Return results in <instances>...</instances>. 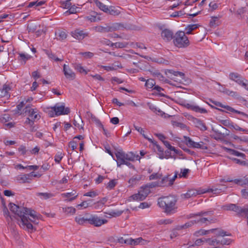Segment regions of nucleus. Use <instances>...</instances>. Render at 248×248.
Segmentation results:
<instances>
[{
	"mask_svg": "<svg viewBox=\"0 0 248 248\" xmlns=\"http://www.w3.org/2000/svg\"><path fill=\"white\" fill-rule=\"evenodd\" d=\"M157 205L164 210L167 214H171L175 212L177 207L175 202H157Z\"/></svg>",
	"mask_w": 248,
	"mask_h": 248,
	"instance_id": "39448f33",
	"label": "nucleus"
},
{
	"mask_svg": "<svg viewBox=\"0 0 248 248\" xmlns=\"http://www.w3.org/2000/svg\"><path fill=\"white\" fill-rule=\"evenodd\" d=\"M232 161L234 162L235 163L238 164L241 166H246L247 163L245 161L241 160L240 159L236 158H231Z\"/></svg>",
	"mask_w": 248,
	"mask_h": 248,
	"instance_id": "864d4df0",
	"label": "nucleus"
},
{
	"mask_svg": "<svg viewBox=\"0 0 248 248\" xmlns=\"http://www.w3.org/2000/svg\"><path fill=\"white\" fill-rule=\"evenodd\" d=\"M208 212H201L197 214H190L186 216V217L187 219H189L193 217H202L203 215H206Z\"/></svg>",
	"mask_w": 248,
	"mask_h": 248,
	"instance_id": "ea45409f",
	"label": "nucleus"
},
{
	"mask_svg": "<svg viewBox=\"0 0 248 248\" xmlns=\"http://www.w3.org/2000/svg\"><path fill=\"white\" fill-rule=\"evenodd\" d=\"M233 183L240 186H243L248 184V180L246 179H234L233 180Z\"/></svg>",
	"mask_w": 248,
	"mask_h": 248,
	"instance_id": "a19ab883",
	"label": "nucleus"
},
{
	"mask_svg": "<svg viewBox=\"0 0 248 248\" xmlns=\"http://www.w3.org/2000/svg\"><path fill=\"white\" fill-rule=\"evenodd\" d=\"M177 199L174 195H169L168 196L161 197L158 198V202H177Z\"/></svg>",
	"mask_w": 248,
	"mask_h": 248,
	"instance_id": "412c9836",
	"label": "nucleus"
},
{
	"mask_svg": "<svg viewBox=\"0 0 248 248\" xmlns=\"http://www.w3.org/2000/svg\"><path fill=\"white\" fill-rule=\"evenodd\" d=\"M198 24H191L188 25L185 29V33L186 34H190L192 31L199 27Z\"/></svg>",
	"mask_w": 248,
	"mask_h": 248,
	"instance_id": "393cba45",
	"label": "nucleus"
},
{
	"mask_svg": "<svg viewBox=\"0 0 248 248\" xmlns=\"http://www.w3.org/2000/svg\"><path fill=\"white\" fill-rule=\"evenodd\" d=\"M147 243V241L144 240L141 237L136 239H133V246L138 245L139 244L145 245Z\"/></svg>",
	"mask_w": 248,
	"mask_h": 248,
	"instance_id": "72a5a7b5",
	"label": "nucleus"
},
{
	"mask_svg": "<svg viewBox=\"0 0 248 248\" xmlns=\"http://www.w3.org/2000/svg\"><path fill=\"white\" fill-rule=\"evenodd\" d=\"M216 229V230L214 231V232H216L215 233V234L217 237H219V236L223 237L224 236L231 235V234H227V232L222 230H218L217 229Z\"/></svg>",
	"mask_w": 248,
	"mask_h": 248,
	"instance_id": "37998d69",
	"label": "nucleus"
},
{
	"mask_svg": "<svg viewBox=\"0 0 248 248\" xmlns=\"http://www.w3.org/2000/svg\"><path fill=\"white\" fill-rule=\"evenodd\" d=\"M95 2L96 5L101 10L105 12H107L108 10V8L107 6L102 3L101 2L99 1L98 0H93Z\"/></svg>",
	"mask_w": 248,
	"mask_h": 248,
	"instance_id": "cd10ccee",
	"label": "nucleus"
},
{
	"mask_svg": "<svg viewBox=\"0 0 248 248\" xmlns=\"http://www.w3.org/2000/svg\"><path fill=\"white\" fill-rule=\"evenodd\" d=\"M230 128L231 129H234L237 131H242L245 132H248V129H244L243 128L240 127L237 124H230Z\"/></svg>",
	"mask_w": 248,
	"mask_h": 248,
	"instance_id": "c03bdc74",
	"label": "nucleus"
},
{
	"mask_svg": "<svg viewBox=\"0 0 248 248\" xmlns=\"http://www.w3.org/2000/svg\"><path fill=\"white\" fill-rule=\"evenodd\" d=\"M108 220L106 219H102L100 217L94 215L89 216V223L95 227H100L102 225L107 223Z\"/></svg>",
	"mask_w": 248,
	"mask_h": 248,
	"instance_id": "0eeeda50",
	"label": "nucleus"
},
{
	"mask_svg": "<svg viewBox=\"0 0 248 248\" xmlns=\"http://www.w3.org/2000/svg\"><path fill=\"white\" fill-rule=\"evenodd\" d=\"M187 144L194 148L202 149L203 150L207 149V146L203 142H196L193 141L190 138L186 137Z\"/></svg>",
	"mask_w": 248,
	"mask_h": 248,
	"instance_id": "1a4fd4ad",
	"label": "nucleus"
},
{
	"mask_svg": "<svg viewBox=\"0 0 248 248\" xmlns=\"http://www.w3.org/2000/svg\"><path fill=\"white\" fill-rule=\"evenodd\" d=\"M80 54L86 58H91L93 56V53L91 52H81Z\"/></svg>",
	"mask_w": 248,
	"mask_h": 248,
	"instance_id": "69168bd1",
	"label": "nucleus"
},
{
	"mask_svg": "<svg viewBox=\"0 0 248 248\" xmlns=\"http://www.w3.org/2000/svg\"><path fill=\"white\" fill-rule=\"evenodd\" d=\"M33 120L30 119L29 118H27L25 122V124H29L31 127V131H33L34 130V127H32L33 124H34Z\"/></svg>",
	"mask_w": 248,
	"mask_h": 248,
	"instance_id": "5fc2aeb1",
	"label": "nucleus"
},
{
	"mask_svg": "<svg viewBox=\"0 0 248 248\" xmlns=\"http://www.w3.org/2000/svg\"><path fill=\"white\" fill-rule=\"evenodd\" d=\"M124 210L125 209L121 210H114L110 211L109 213L108 214L113 217H119L122 215V214L124 212Z\"/></svg>",
	"mask_w": 248,
	"mask_h": 248,
	"instance_id": "e433bc0d",
	"label": "nucleus"
},
{
	"mask_svg": "<svg viewBox=\"0 0 248 248\" xmlns=\"http://www.w3.org/2000/svg\"><path fill=\"white\" fill-rule=\"evenodd\" d=\"M218 241H219L218 242V244H220V245H228L230 244L231 243V239H226V238H222L221 239H218Z\"/></svg>",
	"mask_w": 248,
	"mask_h": 248,
	"instance_id": "3c124183",
	"label": "nucleus"
},
{
	"mask_svg": "<svg viewBox=\"0 0 248 248\" xmlns=\"http://www.w3.org/2000/svg\"><path fill=\"white\" fill-rule=\"evenodd\" d=\"M229 77L231 80L234 81L235 82L238 80L243 81L242 76L237 73H231L229 75Z\"/></svg>",
	"mask_w": 248,
	"mask_h": 248,
	"instance_id": "c85d7f7f",
	"label": "nucleus"
},
{
	"mask_svg": "<svg viewBox=\"0 0 248 248\" xmlns=\"http://www.w3.org/2000/svg\"><path fill=\"white\" fill-rule=\"evenodd\" d=\"M24 111L25 113H27L32 120L38 119L40 117V116H38L37 110L31 108L30 107L27 106L24 109Z\"/></svg>",
	"mask_w": 248,
	"mask_h": 248,
	"instance_id": "ddd939ff",
	"label": "nucleus"
},
{
	"mask_svg": "<svg viewBox=\"0 0 248 248\" xmlns=\"http://www.w3.org/2000/svg\"><path fill=\"white\" fill-rule=\"evenodd\" d=\"M2 205L3 207V215L7 218V221H9L10 219H12V217L10 215L9 212L6 207L5 202H2Z\"/></svg>",
	"mask_w": 248,
	"mask_h": 248,
	"instance_id": "a878e982",
	"label": "nucleus"
},
{
	"mask_svg": "<svg viewBox=\"0 0 248 248\" xmlns=\"http://www.w3.org/2000/svg\"><path fill=\"white\" fill-rule=\"evenodd\" d=\"M126 43L123 42L111 43L110 44V46L115 48H124L126 47Z\"/></svg>",
	"mask_w": 248,
	"mask_h": 248,
	"instance_id": "58836bf2",
	"label": "nucleus"
},
{
	"mask_svg": "<svg viewBox=\"0 0 248 248\" xmlns=\"http://www.w3.org/2000/svg\"><path fill=\"white\" fill-rule=\"evenodd\" d=\"M140 157L139 155H136L132 152H129L125 154V160L129 161H135V160H139Z\"/></svg>",
	"mask_w": 248,
	"mask_h": 248,
	"instance_id": "6ab92c4d",
	"label": "nucleus"
},
{
	"mask_svg": "<svg viewBox=\"0 0 248 248\" xmlns=\"http://www.w3.org/2000/svg\"><path fill=\"white\" fill-rule=\"evenodd\" d=\"M223 210L232 211L237 213V216L248 218V205L241 207L235 204H227L222 207Z\"/></svg>",
	"mask_w": 248,
	"mask_h": 248,
	"instance_id": "f03ea898",
	"label": "nucleus"
},
{
	"mask_svg": "<svg viewBox=\"0 0 248 248\" xmlns=\"http://www.w3.org/2000/svg\"><path fill=\"white\" fill-rule=\"evenodd\" d=\"M107 13H109L110 15L114 16H118L120 14V12L119 10L115 9L114 8L110 7L108 8V10L107 11Z\"/></svg>",
	"mask_w": 248,
	"mask_h": 248,
	"instance_id": "49530a36",
	"label": "nucleus"
},
{
	"mask_svg": "<svg viewBox=\"0 0 248 248\" xmlns=\"http://www.w3.org/2000/svg\"><path fill=\"white\" fill-rule=\"evenodd\" d=\"M192 122L195 124V126L200 129L201 130L205 131L207 129V127L203 121L193 117L192 118Z\"/></svg>",
	"mask_w": 248,
	"mask_h": 248,
	"instance_id": "dca6fc26",
	"label": "nucleus"
},
{
	"mask_svg": "<svg viewBox=\"0 0 248 248\" xmlns=\"http://www.w3.org/2000/svg\"><path fill=\"white\" fill-rule=\"evenodd\" d=\"M155 82L154 79H149L146 81L145 85L147 88L151 89L153 88L154 86H155Z\"/></svg>",
	"mask_w": 248,
	"mask_h": 248,
	"instance_id": "79ce46f5",
	"label": "nucleus"
},
{
	"mask_svg": "<svg viewBox=\"0 0 248 248\" xmlns=\"http://www.w3.org/2000/svg\"><path fill=\"white\" fill-rule=\"evenodd\" d=\"M149 108L157 114L162 115L163 114H164V113L161 110L158 109L153 105H150L149 106Z\"/></svg>",
	"mask_w": 248,
	"mask_h": 248,
	"instance_id": "09e8293b",
	"label": "nucleus"
},
{
	"mask_svg": "<svg viewBox=\"0 0 248 248\" xmlns=\"http://www.w3.org/2000/svg\"><path fill=\"white\" fill-rule=\"evenodd\" d=\"M77 7H75V6H70L69 8V10L68 11H67L65 14L66 15H69V14H75V13H76L77 12Z\"/></svg>",
	"mask_w": 248,
	"mask_h": 248,
	"instance_id": "4d7b16f0",
	"label": "nucleus"
},
{
	"mask_svg": "<svg viewBox=\"0 0 248 248\" xmlns=\"http://www.w3.org/2000/svg\"><path fill=\"white\" fill-rule=\"evenodd\" d=\"M216 230V229H210L209 230H205L203 229H201L199 231H196L194 233V235L196 236H199L200 235H205L209 233L210 232H214V231Z\"/></svg>",
	"mask_w": 248,
	"mask_h": 248,
	"instance_id": "5701e85b",
	"label": "nucleus"
},
{
	"mask_svg": "<svg viewBox=\"0 0 248 248\" xmlns=\"http://www.w3.org/2000/svg\"><path fill=\"white\" fill-rule=\"evenodd\" d=\"M227 150L228 151V152L230 153V154L233 155H235L237 156L241 157L242 158H244L245 157V155L242 153H240L237 151H236L233 149H227Z\"/></svg>",
	"mask_w": 248,
	"mask_h": 248,
	"instance_id": "2f4dec72",
	"label": "nucleus"
},
{
	"mask_svg": "<svg viewBox=\"0 0 248 248\" xmlns=\"http://www.w3.org/2000/svg\"><path fill=\"white\" fill-rule=\"evenodd\" d=\"M196 195V193L193 190H188L187 193L182 195V196L184 197V199H187L188 198H190L193 196Z\"/></svg>",
	"mask_w": 248,
	"mask_h": 248,
	"instance_id": "de8ad7c7",
	"label": "nucleus"
},
{
	"mask_svg": "<svg viewBox=\"0 0 248 248\" xmlns=\"http://www.w3.org/2000/svg\"><path fill=\"white\" fill-rule=\"evenodd\" d=\"M63 72L66 78L74 80L76 78V74L69 67V65L64 64L63 65Z\"/></svg>",
	"mask_w": 248,
	"mask_h": 248,
	"instance_id": "9d476101",
	"label": "nucleus"
},
{
	"mask_svg": "<svg viewBox=\"0 0 248 248\" xmlns=\"http://www.w3.org/2000/svg\"><path fill=\"white\" fill-rule=\"evenodd\" d=\"M52 109L55 111L56 115L68 114L70 112L69 108H65L64 105L60 103L56 104Z\"/></svg>",
	"mask_w": 248,
	"mask_h": 248,
	"instance_id": "6e6552de",
	"label": "nucleus"
},
{
	"mask_svg": "<svg viewBox=\"0 0 248 248\" xmlns=\"http://www.w3.org/2000/svg\"><path fill=\"white\" fill-rule=\"evenodd\" d=\"M71 35L78 40H83L85 37L88 36V33L84 31L76 29L71 32Z\"/></svg>",
	"mask_w": 248,
	"mask_h": 248,
	"instance_id": "f8f14e48",
	"label": "nucleus"
},
{
	"mask_svg": "<svg viewBox=\"0 0 248 248\" xmlns=\"http://www.w3.org/2000/svg\"><path fill=\"white\" fill-rule=\"evenodd\" d=\"M227 186H224L223 188H218L216 187H214L212 188H209L207 190L203 189L201 193H207L208 194L210 197L213 196L214 195H217L222 192L224 191L225 189L227 188Z\"/></svg>",
	"mask_w": 248,
	"mask_h": 248,
	"instance_id": "9b49d317",
	"label": "nucleus"
},
{
	"mask_svg": "<svg viewBox=\"0 0 248 248\" xmlns=\"http://www.w3.org/2000/svg\"><path fill=\"white\" fill-rule=\"evenodd\" d=\"M76 192H72L70 193H64L62 195L63 197L67 198V199L66 200L71 201L75 200L76 198L77 197V195H76Z\"/></svg>",
	"mask_w": 248,
	"mask_h": 248,
	"instance_id": "c756f323",
	"label": "nucleus"
},
{
	"mask_svg": "<svg viewBox=\"0 0 248 248\" xmlns=\"http://www.w3.org/2000/svg\"><path fill=\"white\" fill-rule=\"evenodd\" d=\"M204 242H205V238L198 239L195 241L194 244L192 246H200Z\"/></svg>",
	"mask_w": 248,
	"mask_h": 248,
	"instance_id": "e2e57ef3",
	"label": "nucleus"
},
{
	"mask_svg": "<svg viewBox=\"0 0 248 248\" xmlns=\"http://www.w3.org/2000/svg\"><path fill=\"white\" fill-rule=\"evenodd\" d=\"M31 175L29 173L20 174L16 177V180L20 183H29L31 181Z\"/></svg>",
	"mask_w": 248,
	"mask_h": 248,
	"instance_id": "4468645a",
	"label": "nucleus"
},
{
	"mask_svg": "<svg viewBox=\"0 0 248 248\" xmlns=\"http://www.w3.org/2000/svg\"><path fill=\"white\" fill-rule=\"evenodd\" d=\"M169 73L172 74L175 77H180L182 78H183V77H184V74L181 72L178 71H174L173 70H170Z\"/></svg>",
	"mask_w": 248,
	"mask_h": 248,
	"instance_id": "603ef678",
	"label": "nucleus"
},
{
	"mask_svg": "<svg viewBox=\"0 0 248 248\" xmlns=\"http://www.w3.org/2000/svg\"><path fill=\"white\" fill-rule=\"evenodd\" d=\"M75 220L78 224L84 225L89 223V216L86 217H81V216L76 217Z\"/></svg>",
	"mask_w": 248,
	"mask_h": 248,
	"instance_id": "4be33fe9",
	"label": "nucleus"
},
{
	"mask_svg": "<svg viewBox=\"0 0 248 248\" xmlns=\"http://www.w3.org/2000/svg\"><path fill=\"white\" fill-rule=\"evenodd\" d=\"M140 179L141 177L140 176L138 175H134L129 179L128 182L131 185H134L136 184Z\"/></svg>",
	"mask_w": 248,
	"mask_h": 248,
	"instance_id": "4c0bfd02",
	"label": "nucleus"
},
{
	"mask_svg": "<svg viewBox=\"0 0 248 248\" xmlns=\"http://www.w3.org/2000/svg\"><path fill=\"white\" fill-rule=\"evenodd\" d=\"M71 6L70 0H67L62 2V7L65 9H68Z\"/></svg>",
	"mask_w": 248,
	"mask_h": 248,
	"instance_id": "bf43d9fd",
	"label": "nucleus"
},
{
	"mask_svg": "<svg viewBox=\"0 0 248 248\" xmlns=\"http://www.w3.org/2000/svg\"><path fill=\"white\" fill-rule=\"evenodd\" d=\"M185 106L186 108H187L194 111L196 112H199L201 113H207V111L206 109L203 108H200L199 106L196 105L187 103Z\"/></svg>",
	"mask_w": 248,
	"mask_h": 248,
	"instance_id": "2eb2a0df",
	"label": "nucleus"
},
{
	"mask_svg": "<svg viewBox=\"0 0 248 248\" xmlns=\"http://www.w3.org/2000/svg\"><path fill=\"white\" fill-rule=\"evenodd\" d=\"M38 195L42 196L45 200H46L53 196L52 194L48 193H39Z\"/></svg>",
	"mask_w": 248,
	"mask_h": 248,
	"instance_id": "0e129e2a",
	"label": "nucleus"
},
{
	"mask_svg": "<svg viewBox=\"0 0 248 248\" xmlns=\"http://www.w3.org/2000/svg\"><path fill=\"white\" fill-rule=\"evenodd\" d=\"M121 27V25L120 24L115 23L113 24L112 26H107L106 27L99 26L95 27V30L96 31L99 32H112L117 30H119Z\"/></svg>",
	"mask_w": 248,
	"mask_h": 248,
	"instance_id": "423d86ee",
	"label": "nucleus"
},
{
	"mask_svg": "<svg viewBox=\"0 0 248 248\" xmlns=\"http://www.w3.org/2000/svg\"><path fill=\"white\" fill-rule=\"evenodd\" d=\"M236 83L248 91V83L244 82L243 81H240V80H237Z\"/></svg>",
	"mask_w": 248,
	"mask_h": 248,
	"instance_id": "338daca9",
	"label": "nucleus"
},
{
	"mask_svg": "<svg viewBox=\"0 0 248 248\" xmlns=\"http://www.w3.org/2000/svg\"><path fill=\"white\" fill-rule=\"evenodd\" d=\"M8 206L12 212L18 216L21 219L19 225L28 231L33 230V225L30 221L37 224L42 216L31 208L19 206L14 202H9Z\"/></svg>",
	"mask_w": 248,
	"mask_h": 248,
	"instance_id": "f257e3e1",
	"label": "nucleus"
},
{
	"mask_svg": "<svg viewBox=\"0 0 248 248\" xmlns=\"http://www.w3.org/2000/svg\"><path fill=\"white\" fill-rule=\"evenodd\" d=\"M44 51H45L46 54L48 56V57L51 60H54L56 62L63 61V59H60V58L57 57L54 54L52 53L51 51H50L48 50H45Z\"/></svg>",
	"mask_w": 248,
	"mask_h": 248,
	"instance_id": "b1692460",
	"label": "nucleus"
},
{
	"mask_svg": "<svg viewBox=\"0 0 248 248\" xmlns=\"http://www.w3.org/2000/svg\"><path fill=\"white\" fill-rule=\"evenodd\" d=\"M56 35L57 36V38L60 40H63L66 38L67 34L65 31H60L57 32H56Z\"/></svg>",
	"mask_w": 248,
	"mask_h": 248,
	"instance_id": "f704fd0d",
	"label": "nucleus"
},
{
	"mask_svg": "<svg viewBox=\"0 0 248 248\" xmlns=\"http://www.w3.org/2000/svg\"><path fill=\"white\" fill-rule=\"evenodd\" d=\"M184 31H177L174 36L173 43L174 45L178 48H185L187 47L190 42L188 37Z\"/></svg>",
	"mask_w": 248,
	"mask_h": 248,
	"instance_id": "7ed1b4c3",
	"label": "nucleus"
},
{
	"mask_svg": "<svg viewBox=\"0 0 248 248\" xmlns=\"http://www.w3.org/2000/svg\"><path fill=\"white\" fill-rule=\"evenodd\" d=\"M172 124L173 126L179 127L181 129H186L187 128V126L186 124L181 123H179L176 121H173L172 122Z\"/></svg>",
	"mask_w": 248,
	"mask_h": 248,
	"instance_id": "a18cd8bd",
	"label": "nucleus"
},
{
	"mask_svg": "<svg viewBox=\"0 0 248 248\" xmlns=\"http://www.w3.org/2000/svg\"><path fill=\"white\" fill-rule=\"evenodd\" d=\"M62 212L67 215H73L75 213L76 209L73 207H62Z\"/></svg>",
	"mask_w": 248,
	"mask_h": 248,
	"instance_id": "c9c22d12",
	"label": "nucleus"
},
{
	"mask_svg": "<svg viewBox=\"0 0 248 248\" xmlns=\"http://www.w3.org/2000/svg\"><path fill=\"white\" fill-rule=\"evenodd\" d=\"M170 175H168L164 177L160 181H159V186H171L170 182Z\"/></svg>",
	"mask_w": 248,
	"mask_h": 248,
	"instance_id": "aec40b11",
	"label": "nucleus"
},
{
	"mask_svg": "<svg viewBox=\"0 0 248 248\" xmlns=\"http://www.w3.org/2000/svg\"><path fill=\"white\" fill-rule=\"evenodd\" d=\"M150 192V190H149V187L144 186L140 188L138 193L133 195L130 198H131L132 200L134 201L139 200L140 201H143L145 199Z\"/></svg>",
	"mask_w": 248,
	"mask_h": 248,
	"instance_id": "20e7f679",
	"label": "nucleus"
},
{
	"mask_svg": "<svg viewBox=\"0 0 248 248\" xmlns=\"http://www.w3.org/2000/svg\"><path fill=\"white\" fill-rule=\"evenodd\" d=\"M218 241L217 238H205V242L210 246H215L218 245Z\"/></svg>",
	"mask_w": 248,
	"mask_h": 248,
	"instance_id": "473e14b6",
	"label": "nucleus"
},
{
	"mask_svg": "<svg viewBox=\"0 0 248 248\" xmlns=\"http://www.w3.org/2000/svg\"><path fill=\"white\" fill-rule=\"evenodd\" d=\"M200 225H202L203 224L207 225L208 223H210L211 222L206 217H200Z\"/></svg>",
	"mask_w": 248,
	"mask_h": 248,
	"instance_id": "052dcab7",
	"label": "nucleus"
},
{
	"mask_svg": "<svg viewBox=\"0 0 248 248\" xmlns=\"http://www.w3.org/2000/svg\"><path fill=\"white\" fill-rule=\"evenodd\" d=\"M92 121L95 122L98 126L100 127H103V124H102L100 121L94 116H91Z\"/></svg>",
	"mask_w": 248,
	"mask_h": 248,
	"instance_id": "6e6d98bb",
	"label": "nucleus"
},
{
	"mask_svg": "<svg viewBox=\"0 0 248 248\" xmlns=\"http://www.w3.org/2000/svg\"><path fill=\"white\" fill-rule=\"evenodd\" d=\"M242 197L248 200V189H243L241 190Z\"/></svg>",
	"mask_w": 248,
	"mask_h": 248,
	"instance_id": "774afa93",
	"label": "nucleus"
},
{
	"mask_svg": "<svg viewBox=\"0 0 248 248\" xmlns=\"http://www.w3.org/2000/svg\"><path fill=\"white\" fill-rule=\"evenodd\" d=\"M189 172V170L187 169H181V173L179 174V176L180 178L184 177L186 178L187 177V173Z\"/></svg>",
	"mask_w": 248,
	"mask_h": 248,
	"instance_id": "8fccbe9b",
	"label": "nucleus"
},
{
	"mask_svg": "<svg viewBox=\"0 0 248 248\" xmlns=\"http://www.w3.org/2000/svg\"><path fill=\"white\" fill-rule=\"evenodd\" d=\"M74 68L80 73H84L86 75L88 73L87 71L79 63H75L74 64Z\"/></svg>",
	"mask_w": 248,
	"mask_h": 248,
	"instance_id": "7c9ffc66",
	"label": "nucleus"
},
{
	"mask_svg": "<svg viewBox=\"0 0 248 248\" xmlns=\"http://www.w3.org/2000/svg\"><path fill=\"white\" fill-rule=\"evenodd\" d=\"M172 222V220L170 219H161L158 221V224L159 225L162 224H171Z\"/></svg>",
	"mask_w": 248,
	"mask_h": 248,
	"instance_id": "13d9d810",
	"label": "nucleus"
},
{
	"mask_svg": "<svg viewBox=\"0 0 248 248\" xmlns=\"http://www.w3.org/2000/svg\"><path fill=\"white\" fill-rule=\"evenodd\" d=\"M161 34L162 38L166 41H169L172 38L174 39V35H173V32L168 29H165L162 31Z\"/></svg>",
	"mask_w": 248,
	"mask_h": 248,
	"instance_id": "a211bd4d",
	"label": "nucleus"
},
{
	"mask_svg": "<svg viewBox=\"0 0 248 248\" xmlns=\"http://www.w3.org/2000/svg\"><path fill=\"white\" fill-rule=\"evenodd\" d=\"M134 127L135 129L138 131L140 134L142 135V136L146 139L148 140V141H149L151 142H153V140L149 138H148L147 136H146L144 134V130L140 126L134 125Z\"/></svg>",
	"mask_w": 248,
	"mask_h": 248,
	"instance_id": "bb28decb",
	"label": "nucleus"
},
{
	"mask_svg": "<svg viewBox=\"0 0 248 248\" xmlns=\"http://www.w3.org/2000/svg\"><path fill=\"white\" fill-rule=\"evenodd\" d=\"M224 92L228 94V95L231 96H237L238 93L237 92H233L232 91H230L229 90L226 89Z\"/></svg>",
	"mask_w": 248,
	"mask_h": 248,
	"instance_id": "680f3d73",
	"label": "nucleus"
},
{
	"mask_svg": "<svg viewBox=\"0 0 248 248\" xmlns=\"http://www.w3.org/2000/svg\"><path fill=\"white\" fill-rule=\"evenodd\" d=\"M115 155L117 159V166L120 167L125 161V153L123 151L120 150L115 153Z\"/></svg>",
	"mask_w": 248,
	"mask_h": 248,
	"instance_id": "f3484780",
	"label": "nucleus"
}]
</instances>
